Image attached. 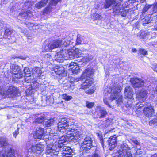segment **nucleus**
<instances>
[{
	"instance_id": "obj_1",
	"label": "nucleus",
	"mask_w": 157,
	"mask_h": 157,
	"mask_svg": "<svg viewBox=\"0 0 157 157\" xmlns=\"http://www.w3.org/2000/svg\"><path fill=\"white\" fill-rule=\"evenodd\" d=\"M113 91L111 93V89H109V90L106 89L104 91V98H103V102L104 103L108 106L109 107H111L109 104L108 99L110 98V100L112 101L113 100H116L117 104H120L122 102V96L120 95L119 93L122 90L121 87L119 86H117L114 88L112 89Z\"/></svg>"
},
{
	"instance_id": "obj_2",
	"label": "nucleus",
	"mask_w": 157,
	"mask_h": 157,
	"mask_svg": "<svg viewBox=\"0 0 157 157\" xmlns=\"http://www.w3.org/2000/svg\"><path fill=\"white\" fill-rule=\"evenodd\" d=\"M68 119L63 118L57 124V128L59 131L62 133H68L71 129L73 122Z\"/></svg>"
},
{
	"instance_id": "obj_3",
	"label": "nucleus",
	"mask_w": 157,
	"mask_h": 157,
	"mask_svg": "<svg viewBox=\"0 0 157 157\" xmlns=\"http://www.w3.org/2000/svg\"><path fill=\"white\" fill-rule=\"evenodd\" d=\"M117 155L119 157H132L129 149L128 148V145L125 143H123L120 145L117 148Z\"/></svg>"
},
{
	"instance_id": "obj_4",
	"label": "nucleus",
	"mask_w": 157,
	"mask_h": 157,
	"mask_svg": "<svg viewBox=\"0 0 157 157\" xmlns=\"http://www.w3.org/2000/svg\"><path fill=\"white\" fill-rule=\"evenodd\" d=\"M117 155L119 157H132L129 149L128 148V145L125 143H123L120 145L117 148Z\"/></svg>"
},
{
	"instance_id": "obj_5",
	"label": "nucleus",
	"mask_w": 157,
	"mask_h": 157,
	"mask_svg": "<svg viewBox=\"0 0 157 157\" xmlns=\"http://www.w3.org/2000/svg\"><path fill=\"white\" fill-rule=\"evenodd\" d=\"M71 129L68 133L65 134L64 137L67 140L75 142L79 139L81 134L78 130L72 128Z\"/></svg>"
},
{
	"instance_id": "obj_6",
	"label": "nucleus",
	"mask_w": 157,
	"mask_h": 157,
	"mask_svg": "<svg viewBox=\"0 0 157 157\" xmlns=\"http://www.w3.org/2000/svg\"><path fill=\"white\" fill-rule=\"evenodd\" d=\"M93 140L91 137L86 136L84 139L83 142L81 144L80 150L86 152L93 147Z\"/></svg>"
},
{
	"instance_id": "obj_7",
	"label": "nucleus",
	"mask_w": 157,
	"mask_h": 157,
	"mask_svg": "<svg viewBox=\"0 0 157 157\" xmlns=\"http://www.w3.org/2000/svg\"><path fill=\"white\" fill-rule=\"evenodd\" d=\"M10 71L12 74L14 75L15 77L17 78H21L23 77L22 72L19 67L17 65L11 64Z\"/></svg>"
},
{
	"instance_id": "obj_8",
	"label": "nucleus",
	"mask_w": 157,
	"mask_h": 157,
	"mask_svg": "<svg viewBox=\"0 0 157 157\" xmlns=\"http://www.w3.org/2000/svg\"><path fill=\"white\" fill-rule=\"evenodd\" d=\"M14 155V151L11 147L0 151V157H15Z\"/></svg>"
},
{
	"instance_id": "obj_9",
	"label": "nucleus",
	"mask_w": 157,
	"mask_h": 157,
	"mask_svg": "<svg viewBox=\"0 0 157 157\" xmlns=\"http://www.w3.org/2000/svg\"><path fill=\"white\" fill-rule=\"evenodd\" d=\"M62 41L60 40H56L53 41L45 47L46 51H49L52 49L59 47L61 44Z\"/></svg>"
},
{
	"instance_id": "obj_10",
	"label": "nucleus",
	"mask_w": 157,
	"mask_h": 157,
	"mask_svg": "<svg viewBox=\"0 0 157 157\" xmlns=\"http://www.w3.org/2000/svg\"><path fill=\"white\" fill-rule=\"evenodd\" d=\"M95 112L98 115V117L100 118H104L108 114V113L105 109L100 106H98Z\"/></svg>"
},
{
	"instance_id": "obj_11",
	"label": "nucleus",
	"mask_w": 157,
	"mask_h": 157,
	"mask_svg": "<svg viewBox=\"0 0 157 157\" xmlns=\"http://www.w3.org/2000/svg\"><path fill=\"white\" fill-rule=\"evenodd\" d=\"M131 82L134 88L141 87L144 84V82L142 79L137 78H132Z\"/></svg>"
},
{
	"instance_id": "obj_12",
	"label": "nucleus",
	"mask_w": 157,
	"mask_h": 157,
	"mask_svg": "<svg viewBox=\"0 0 157 157\" xmlns=\"http://www.w3.org/2000/svg\"><path fill=\"white\" fill-rule=\"evenodd\" d=\"M17 92V88L13 86H11L9 87L7 91L4 92L3 94V96L5 97H8L9 98L13 97Z\"/></svg>"
},
{
	"instance_id": "obj_13",
	"label": "nucleus",
	"mask_w": 157,
	"mask_h": 157,
	"mask_svg": "<svg viewBox=\"0 0 157 157\" xmlns=\"http://www.w3.org/2000/svg\"><path fill=\"white\" fill-rule=\"evenodd\" d=\"M143 113L146 117H151L154 113L153 108L150 104H148L147 106H145L143 110Z\"/></svg>"
},
{
	"instance_id": "obj_14",
	"label": "nucleus",
	"mask_w": 157,
	"mask_h": 157,
	"mask_svg": "<svg viewBox=\"0 0 157 157\" xmlns=\"http://www.w3.org/2000/svg\"><path fill=\"white\" fill-rule=\"evenodd\" d=\"M117 136L114 135L110 137L108 141L109 148L110 150L114 149L117 145Z\"/></svg>"
},
{
	"instance_id": "obj_15",
	"label": "nucleus",
	"mask_w": 157,
	"mask_h": 157,
	"mask_svg": "<svg viewBox=\"0 0 157 157\" xmlns=\"http://www.w3.org/2000/svg\"><path fill=\"white\" fill-rule=\"evenodd\" d=\"M59 154V150L56 151L52 148V145L48 146L46 148V154L49 155L47 156V157H54V156L58 155Z\"/></svg>"
},
{
	"instance_id": "obj_16",
	"label": "nucleus",
	"mask_w": 157,
	"mask_h": 157,
	"mask_svg": "<svg viewBox=\"0 0 157 157\" xmlns=\"http://www.w3.org/2000/svg\"><path fill=\"white\" fill-rule=\"evenodd\" d=\"M45 130L43 128H37L36 132L34 134V137L35 139H41L44 135Z\"/></svg>"
},
{
	"instance_id": "obj_17",
	"label": "nucleus",
	"mask_w": 157,
	"mask_h": 157,
	"mask_svg": "<svg viewBox=\"0 0 157 157\" xmlns=\"http://www.w3.org/2000/svg\"><path fill=\"white\" fill-rule=\"evenodd\" d=\"M94 73V70L91 68H88L85 70L82 74L81 77L82 78H92V77Z\"/></svg>"
},
{
	"instance_id": "obj_18",
	"label": "nucleus",
	"mask_w": 157,
	"mask_h": 157,
	"mask_svg": "<svg viewBox=\"0 0 157 157\" xmlns=\"http://www.w3.org/2000/svg\"><path fill=\"white\" fill-rule=\"evenodd\" d=\"M65 49L62 50V51L56 53L55 56L56 57V60L58 62H61L63 61L62 58H64L66 59L65 55Z\"/></svg>"
},
{
	"instance_id": "obj_19",
	"label": "nucleus",
	"mask_w": 157,
	"mask_h": 157,
	"mask_svg": "<svg viewBox=\"0 0 157 157\" xmlns=\"http://www.w3.org/2000/svg\"><path fill=\"white\" fill-rule=\"evenodd\" d=\"M35 148H37L36 153L38 154H40L44 150V146L43 145L40 144H36L35 145L32 146L31 147V151L33 152H35V150H34Z\"/></svg>"
},
{
	"instance_id": "obj_20",
	"label": "nucleus",
	"mask_w": 157,
	"mask_h": 157,
	"mask_svg": "<svg viewBox=\"0 0 157 157\" xmlns=\"http://www.w3.org/2000/svg\"><path fill=\"white\" fill-rule=\"evenodd\" d=\"M33 16L32 12L29 10H27L26 12H22L19 13L18 16V19H27L29 17H31Z\"/></svg>"
},
{
	"instance_id": "obj_21",
	"label": "nucleus",
	"mask_w": 157,
	"mask_h": 157,
	"mask_svg": "<svg viewBox=\"0 0 157 157\" xmlns=\"http://www.w3.org/2000/svg\"><path fill=\"white\" fill-rule=\"evenodd\" d=\"M132 89L129 86H127L124 90V96L125 98L131 99L133 97Z\"/></svg>"
},
{
	"instance_id": "obj_22",
	"label": "nucleus",
	"mask_w": 157,
	"mask_h": 157,
	"mask_svg": "<svg viewBox=\"0 0 157 157\" xmlns=\"http://www.w3.org/2000/svg\"><path fill=\"white\" fill-rule=\"evenodd\" d=\"M65 141L63 142L62 141L60 140L59 141V144H58V146L60 148H62L61 152L63 153V151H72V149L69 146L67 147L65 145Z\"/></svg>"
},
{
	"instance_id": "obj_23",
	"label": "nucleus",
	"mask_w": 157,
	"mask_h": 157,
	"mask_svg": "<svg viewBox=\"0 0 157 157\" xmlns=\"http://www.w3.org/2000/svg\"><path fill=\"white\" fill-rule=\"evenodd\" d=\"M69 67L71 69L73 74H76L79 71V67L76 63L73 62L71 63Z\"/></svg>"
},
{
	"instance_id": "obj_24",
	"label": "nucleus",
	"mask_w": 157,
	"mask_h": 157,
	"mask_svg": "<svg viewBox=\"0 0 157 157\" xmlns=\"http://www.w3.org/2000/svg\"><path fill=\"white\" fill-rule=\"evenodd\" d=\"M65 55L66 59H72L75 58L74 54V49L65 50Z\"/></svg>"
},
{
	"instance_id": "obj_25",
	"label": "nucleus",
	"mask_w": 157,
	"mask_h": 157,
	"mask_svg": "<svg viewBox=\"0 0 157 157\" xmlns=\"http://www.w3.org/2000/svg\"><path fill=\"white\" fill-rule=\"evenodd\" d=\"M53 70L56 74L60 75L63 74L65 71V69L62 65H56L53 68Z\"/></svg>"
},
{
	"instance_id": "obj_26",
	"label": "nucleus",
	"mask_w": 157,
	"mask_h": 157,
	"mask_svg": "<svg viewBox=\"0 0 157 157\" xmlns=\"http://www.w3.org/2000/svg\"><path fill=\"white\" fill-rule=\"evenodd\" d=\"M147 94V91L144 89H142L137 94V97L139 100L146 101Z\"/></svg>"
},
{
	"instance_id": "obj_27",
	"label": "nucleus",
	"mask_w": 157,
	"mask_h": 157,
	"mask_svg": "<svg viewBox=\"0 0 157 157\" xmlns=\"http://www.w3.org/2000/svg\"><path fill=\"white\" fill-rule=\"evenodd\" d=\"M93 79L86 78L82 84L81 85L80 88L82 89H84L88 88L93 83Z\"/></svg>"
},
{
	"instance_id": "obj_28",
	"label": "nucleus",
	"mask_w": 157,
	"mask_h": 157,
	"mask_svg": "<svg viewBox=\"0 0 157 157\" xmlns=\"http://www.w3.org/2000/svg\"><path fill=\"white\" fill-rule=\"evenodd\" d=\"M8 139L5 138H0V147H3V149L7 148L9 147Z\"/></svg>"
},
{
	"instance_id": "obj_29",
	"label": "nucleus",
	"mask_w": 157,
	"mask_h": 157,
	"mask_svg": "<svg viewBox=\"0 0 157 157\" xmlns=\"http://www.w3.org/2000/svg\"><path fill=\"white\" fill-rule=\"evenodd\" d=\"M117 0H105L104 2L103 8L105 9L109 8L111 6L115 5V3L118 1ZM119 1H120L119 0Z\"/></svg>"
},
{
	"instance_id": "obj_30",
	"label": "nucleus",
	"mask_w": 157,
	"mask_h": 157,
	"mask_svg": "<svg viewBox=\"0 0 157 157\" xmlns=\"http://www.w3.org/2000/svg\"><path fill=\"white\" fill-rule=\"evenodd\" d=\"M149 34V33L147 31H142L139 32L137 34V37L140 39H144Z\"/></svg>"
},
{
	"instance_id": "obj_31",
	"label": "nucleus",
	"mask_w": 157,
	"mask_h": 157,
	"mask_svg": "<svg viewBox=\"0 0 157 157\" xmlns=\"http://www.w3.org/2000/svg\"><path fill=\"white\" fill-rule=\"evenodd\" d=\"M48 0H41L35 5V7L38 9L44 6L48 2Z\"/></svg>"
},
{
	"instance_id": "obj_32",
	"label": "nucleus",
	"mask_w": 157,
	"mask_h": 157,
	"mask_svg": "<svg viewBox=\"0 0 157 157\" xmlns=\"http://www.w3.org/2000/svg\"><path fill=\"white\" fill-rule=\"evenodd\" d=\"M112 121V119L110 118H108L102 122V125L104 128L107 127L110 124Z\"/></svg>"
},
{
	"instance_id": "obj_33",
	"label": "nucleus",
	"mask_w": 157,
	"mask_h": 157,
	"mask_svg": "<svg viewBox=\"0 0 157 157\" xmlns=\"http://www.w3.org/2000/svg\"><path fill=\"white\" fill-rule=\"evenodd\" d=\"M13 33V30L10 29H5L3 36L6 39H9V37Z\"/></svg>"
},
{
	"instance_id": "obj_34",
	"label": "nucleus",
	"mask_w": 157,
	"mask_h": 157,
	"mask_svg": "<svg viewBox=\"0 0 157 157\" xmlns=\"http://www.w3.org/2000/svg\"><path fill=\"white\" fill-rule=\"evenodd\" d=\"M146 101H143V100H140V102L137 103L136 106L137 107H139L140 108H141L143 107H145V106H146L149 103L145 102Z\"/></svg>"
},
{
	"instance_id": "obj_35",
	"label": "nucleus",
	"mask_w": 157,
	"mask_h": 157,
	"mask_svg": "<svg viewBox=\"0 0 157 157\" xmlns=\"http://www.w3.org/2000/svg\"><path fill=\"white\" fill-rule=\"evenodd\" d=\"M151 17H146L144 18L142 20V22L143 24L145 25L147 24H148L150 23L151 21Z\"/></svg>"
},
{
	"instance_id": "obj_36",
	"label": "nucleus",
	"mask_w": 157,
	"mask_h": 157,
	"mask_svg": "<svg viewBox=\"0 0 157 157\" xmlns=\"http://www.w3.org/2000/svg\"><path fill=\"white\" fill-rule=\"evenodd\" d=\"M33 73H35L37 74V77H40V75L42 73V71L40 68L39 67H35L33 70Z\"/></svg>"
},
{
	"instance_id": "obj_37",
	"label": "nucleus",
	"mask_w": 157,
	"mask_h": 157,
	"mask_svg": "<svg viewBox=\"0 0 157 157\" xmlns=\"http://www.w3.org/2000/svg\"><path fill=\"white\" fill-rule=\"evenodd\" d=\"M72 153L73 151H63V153H61V154H62L61 157H72Z\"/></svg>"
},
{
	"instance_id": "obj_38",
	"label": "nucleus",
	"mask_w": 157,
	"mask_h": 157,
	"mask_svg": "<svg viewBox=\"0 0 157 157\" xmlns=\"http://www.w3.org/2000/svg\"><path fill=\"white\" fill-rule=\"evenodd\" d=\"M55 121L54 119H50L46 121L44 124L46 127H49L53 125Z\"/></svg>"
},
{
	"instance_id": "obj_39",
	"label": "nucleus",
	"mask_w": 157,
	"mask_h": 157,
	"mask_svg": "<svg viewBox=\"0 0 157 157\" xmlns=\"http://www.w3.org/2000/svg\"><path fill=\"white\" fill-rule=\"evenodd\" d=\"M92 19L94 20H100L102 18V16L100 14H98L96 12L94 13L91 16Z\"/></svg>"
},
{
	"instance_id": "obj_40",
	"label": "nucleus",
	"mask_w": 157,
	"mask_h": 157,
	"mask_svg": "<svg viewBox=\"0 0 157 157\" xmlns=\"http://www.w3.org/2000/svg\"><path fill=\"white\" fill-rule=\"evenodd\" d=\"M82 53V51L78 48L74 49V54L75 58L79 57V56Z\"/></svg>"
},
{
	"instance_id": "obj_41",
	"label": "nucleus",
	"mask_w": 157,
	"mask_h": 157,
	"mask_svg": "<svg viewBox=\"0 0 157 157\" xmlns=\"http://www.w3.org/2000/svg\"><path fill=\"white\" fill-rule=\"evenodd\" d=\"M61 97L63 99L67 101L71 100L73 98L72 96L68 95L66 94L62 95Z\"/></svg>"
},
{
	"instance_id": "obj_42",
	"label": "nucleus",
	"mask_w": 157,
	"mask_h": 157,
	"mask_svg": "<svg viewBox=\"0 0 157 157\" xmlns=\"http://www.w3.org/2000/svg\"><path fill=\"white\" fill-rule=\"evenodd\" d=\"M152 6V5H146L143 8L142 13L143 14H144L147 12L149 8Z\"/></svg>"
},
{
	"instance_id": "obj_43",
	"label": "nucleus",
	"mask_w": 157,
	"mask_h": 157,
	"mask_svg": "<svg viewBox=\"0 0 157 157\" xmlns=\"http://www.w3.org/2000/svg\"><path fill=\"white\" fill-rule=\"evenodd\" d=\"M52 8L50 6H48L44 10V14H48L51 11Z\"/></svg>"
},
{
	"instance_id": "obj_44",
	"label": "nucleus",
	"mask_w": 157,
	"mask_h": 157,
	"mask_svg": "<svg viewBox=\"0 0 157 157\" xmlns=\"http://www.w3.org/2000/svg\"><path fill=\"white\" fill-rule=\"evenodd\" d=\"M46 101L47 104L49 105L51 103H53V100L50 96H48L46 97Z\"/></svg>"
},
{
	"instance_id": "obj_45",
	"label": "nucleus",
	"mask_w": 157,
	"mask_h": 157,
	"mask_svg": "<svg viewBox=\"0 0 157 157\" xmlns=\"http://www.w3.org/2000/svg\"><path fill=\"white\" fill-rule=\"evenodd\" d=\"M44 117H40L35 120L36 122L38 123H42L44 121Z\"/></svg>"
},
{
	"instance_id": "obj_46",
	"label": "nucleus",
	"mask_w": 157,
	"mask_h": 157,
	"mask_svg": "<svg viewBox=\"0 0 157 157\" xmlns=\"http://www.w3.org/2000/svg\"><path fill=\"white\" fill-rule=\"evenodd\" d=\"M86 106L89 109L92 108L94 105V103L93 102H90L89 101H86Z\"/></svg>"
},
{
	"instance_id": "obj_47",
	"label": "nucleus",
	"mask_w": 157,
	"mask_h": 157,
	"mask_svg": "<svg viewBox=\"0 0 157 157\" xmlns=\"http://www.w3.org/2000/svg\"><path fill=\"white\" fill-rule=\"evenodd\" d=\"M157 13V2L154 5L153 7L152 12L150 14L148 15L151 16L152 14V13Z\"/></svg>"
},
{
	"instance_id": "obj_48",
	"label": "nucleus",
	"mask_w": 157,
	"mask_h": 157,
	"mask_svg": "<svg viewBox=\"0 0 157 157\" xmlns=\"http://www.w3.org/2000/svg\"><path fill=\"white\" fill-rule=\"evenodd\" d=\"M24 74L26 75H29L31 74V71L27 67L25 68L24 70Z\"/></svg>"
},
{
	"instance_id": "obj_49",
	"label": "nucleus",
	"mask_w": 157,
	"mask_h": 157,
	"mask_svg": "<svg viewBox=\"0 0 157 157\" xmlns=\"http://www.w3.org/2000/svg\"><path fill=\"white\" fill-rule=\"evenodd\" d=\"M139 52L141 54L143 55H145L147 53V52L145 50L142 48L139 49Z\"/></svg>"
},
{
	"instance_id": "obj_50",
	"label": "nucleus",
	"mask_w": 157,
	"mask_h": 157,
	"mask_svg": "<svg viewBox=\"0 0 157 157\" xmlns=\"http://www.w3.org/2000/svg\"><path fill=\"white\" fill-rule=\"evenodd\" d=\"M61 0H50V4L53 5H56L57 3Z\"/></svg>"
},
{
	"instance_id": "obj_51",
	"label": "nucleus",
	"mask_w": 157,
	"mask_h": 157,
	"mask_svg": "<svg viewBox=\"0 0 157 157\" xmlns=\"http://www.w3.org/2000/svg\"><path fill=\"white\" fill-rule=\"evenodd\" d=\"M128 12L127 10H125L123 11L121 10L120 13H121V15L122 17H125Z\"/></svg>"
},
{
	"instance_id": "obj_52",
	"label": "nucleus",
	"mask_w": 157,
	"mask_h": 157,
	"mask_svg": "<svg viewBox=\"0 0 157 157\" xmlns=\"http://www.w3.org/2000/svg\"><path fill=\"white\" fill-rule=\"evenodd\" d=\"M71 42L67 39H66L65 41L63 42V44L62 45L65 46H68L70 44Z\"/></svg>"
},
{
	"instance_id": "obj_53",
	"label": "nucleus",
	"mask_w": 157,
	"mask_h": 157,
	"mask_svg": "<svg viewBox=\"0 0 157 157\" xmlns=\"http://www.w3.org/2000/svg\"><path fill=\"white\" fill-rule=\"evenodd\" d=\"M82 40L80 37H78L76 40V44H82Z\"/></svg>"
},
{
	"instance_id": "obj_54",
	"label": "nucleus",
	"mask_w": 157,
	"mask_h": 157,
	"mask_svg": "<svg viewBox=\"0 0 157 157\" xmlns=\"http://www.w3.org/2000/svg\"><path fill=\"white\" fill-rule=\"evenodd\" d=\"M25 24L26 25V26H27L29 28L30 27H32L34 26V25L33 23L30 22L25 23Z\"/></svg>"
},
{
	"instance_id": "obj_55",
	"label": "nucleus",
	"mask_w": 157,
	"mask_h": 157,
	"mask_svg": "<svg viewBox=\"0 0 157 157\" xmlns=\"http://www.w3.org/2000/svg\"><path fill=\"white\" fill-rule=\"evenodd\" d=\"M19 128H17V129L13 133V136L15 138H16L17 136L19 133Z\"/></svg>"
},
{
	"instance_id": "obj_56",
	"label": "nucleus",
	"mask_w": 157,
	"mask_h": 157,
	"mask_svg": "<svg viewBox=\"0 0 157 157\" xmlns=\"http://www.w3.org/2000/svg\"><path fill=\"white\" fill-rule=\"evenodd\" d=\"M132 141L136 145H139V143L138 141L135 139L133 138L132 140Z\"/></svg>"
},
{
	"instance_id": "obj_57",
	"label": "nucleus",
	"mask_w": 157,
	"mask_h": 157,
	"mask_svg": "<svg viewBox=\"0 0 157 157\" xmlns=\"http://www.w3.org/2000/svg\"><path fill=\"white\" fill-rule=\"evenodd\" d=\"M25 7H27V8H28L30 6V3L29 2H26L25 3Z\"/></svg>"
},
{
	"instance_id": "obj_58",
	"label": "nucleus",
	"mask_w": 157,
	"mask_h": 157,
	"mask_svg": "<svg viewBox=\"0 0 157 157\" xmlns=\"http://www.w3.org/2000/svg\"><path fill=\"white\" fill-rule=\"evenodd\" d=\"M31 76V75H29L28 76H26L25 77V80L26 81H27V82H29V78H27V77H30Z\"/></svg>"
},
{
	"instance_id": "obj_59",
	"label": "nucleus",
	"mask_w": 157,
	"mask_h": 157,
	"mask_svg": "<svg viewBox=\"0 0 157 157\" xmlns=\"http://www.w3.org/2000/svg\"><path fill=\"white\" fill-rule=\"evenodd\" d=\"M92 157H100L99 154L95 153L93 155Z\"/></svg>"
},
{
	"instance_id": "obj_60",
	"label": "nucleus",
	"mask_w": 157,
	"mask_h": 157,
	"mask_svg": "<svg viewBox=\"0 0 157 157\" xmlns=\"http://www.w3.org/2000/svg\"><path fill=\"white\" fill-rule=\"evenodd\" d=\"M155 123V120H152L151 121L149 122L150 124H154Z\"/></svg>"
},
{
	"instance_id": "obj_61",
	"label": "nucleus",
	"mask_w": 157,
	"mask_h": 157,
	"mask_svg": "<svg viewBox=\"0 0 157 157\" xmlns=\"http://www.w3.org/2000/svg\"><path fill=\"white\" fill-rule=\"evenodd\" d=\"M100 141H101V144L103 147L104 148V143H103V139H100Z\"/></svg>"
},
{
	"instance_id": "obj_62",
	"label": "nucleus",
	"mask_w": 157,
	"mask_h": 157,
	"mask_svg": "<svg viewBox=\"0 0 157 157\" xmlns=\"http://www.w3.org/2000/svg\"><path fill=\"white\" fill-rule=\"evenodd\" d=\"M18 58H20L21 59L25 60V58H24L22 56H19L18 57Z\"/></svg>"
},
{
	"instance_id": "obj_63",
	"label": "nucleus",
	"mask_w": 157,
	"mask_h": 157,
	"mask_svg": "<svg viewBox=\"0 0 157 157\" xmlns=\"http://www.w3.org/2000/svg\"><path fill=\"white\" fill-rule=\"evenodd\" d=\"M154 29L157 30V24L154 26Z\"/></svg>"
},
{
	"instance_id": "obj_64",
	"label": "nucleus",
	"mask_w": 157,
	"mask_h": 157,
	"mask_svg": "<svg viewBox=\"0 0 157 157\" xmlns=\"http://www.w3.org/2000/svg\"><path fill=\"white\" fill-rule=\"evenodd\" d=\"M153 69L154 71L157 72V66L155 68H154Z\"/></svg>"
}]
</instances>
